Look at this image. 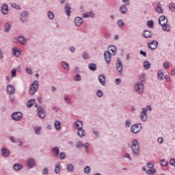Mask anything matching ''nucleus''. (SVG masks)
<instances>
[{
    "instance_id": "nucleus-1",
    "label": "nucleus",
    "mask_w": 175,
    "mask_h": 175,
    "mask_svg": "<svg viewBox=\"0 0 175 175\" xmlns=\"http://www.w3.org/2000/svg\"><path fill=\"white\" fill-rule=\"evenodd\" d=\"M159 23L164 31H170V26L167 25V18L165 16H162L159 18Z\"/></svg>"
},
{
    "instance_id": "nucleus-2",
    "label": "nucleus",
    "mask_w": 175,
    "mask_h": 175,
    "mask_svg": "<svg viewBox=\"0 0 175 175\" xmlns=\"http://www.w3.org/2000/svg\"><path fill=\"white\" fill-rule=\"evenodd\" d=\"M39 88V82L34 81L33 83L30 85L29 93L30 95H33Z\"/></svg>"
},
{
    "instance_id": "nucleus-3",
    "label": "nucleus",
    "mask_w": 175,
    "mask_h": 175,
    "mask_svg": "<svg viewBox=\"0 0 175 175\" xmlns=\"http://www.w3.org/2000/svg\"><path fill=\"white\" fill-rule=\"evenodd\" d=\"M147 110H149V111H151L152 108L151 106H147L146 108H143L142 111L140 114L141 120L142 121H146L147 120Z\"/></svg>"
},
{
    "instance_id": "nucleus-4",
    "label": "nucleus",
    "mask_w": 175,
    "mask_h": 175,
    "mask_svg": "<svg viewBox=\"0 0 175 175\" xmlns=\"http://www.w3.org/2000/svg\"><path fill=\"white\" fill-rule=\"evenodd\" d=\"M132 150L134 155H138L139 154V142L135 139L132 142Z\"/></svg>"
},
{
    "instance_id": "nucleus-5",
    "label": "nucleus",
    "mask_w": 175,
    "mask_h": 175,
    "mask_svg": "<svg viewBox=\"0 0 175 175\" xmlns=\"http://www.w3.org/2000/svg\"><path fill=\"white\" fill-rule=\"evenodd\" d=\"M134 90L138 94H142L144 91V86L142 83H137L134 86Z\"/></svg>"
},
{
    "instance_id": "nucleus-6",
    "label": "nucleus",
    "mask_w": 175,
    "mask_h": 175,
    "mask_svg": "<svg viewBox=\"0 0 175 175\" xmlns=\"http://www.w3.org/2000/svg\"><path fill=\"white\" fill-rule=\"evenodd\" d=\"M139 131H142L141 124H133L131 128V131L132 132V133H139Z\"/></svg>"
},
{
    "instance_id": "nucleus-7",
    "label": "nucleus",
    "mask_w": 175,
    "mask_h": 175,
    "mask_svg": "<svg viewBox=\"0 0 175 175\" xmlns=\"http://www.w3.org/2000/svg\"><path fill=\"white\" fill-rule=\"evenodd\" d=\"M12 118L14 121H20L23 118V113L20 111L15 112L12 113Z\"/></svg>"
},
{
    "instance_id": "nucleus-8",
    "label": "nucleus",
    "mask_w": 175,
    "mask_h": 175,
    "mask_svg": "<svg viewBox=\"0 0 175 175\" xmlns=\"http://www.w3.org/2000/svg\"><path fill=\"white\" fill-rule=\"evenodd\" d=\"M37 112L40 118H44L46 117V113L43 111V108L41 106L37 108Z\"/></svg>"
},
{
    "instance_id": "nucleus-9",
    "label": "nucleus",
    "mask_w": 175,
    "mask_h": 175,
    "mask_svg": "<svg viewBox=\"0 0 175 175\" xmlns=\"http://www.w3.org/2000/svg\"><path fill=\"white\" fill-rule=\"evenodd\" d=\"M111 54L110 53V51H106L104 53V57H105V62H107V64H110L111 61Z\"/></svg>"
},
{
    "instance_id": "nucleus-10",
    "label": "nucleus",
    "mask_w": 175,
    "mask_h": 175,
    "mask_svg": "<svg viewBox=\"0 0 175 175\" xmlns=\"http://www.w3.org/2000/svg\"><path fill=\"white\" fill-rule=\"evenodd\" d=\"M148 170H146L147 174H154V164L152 163H148L147 164Z\"/></svg>"
},
{
    "instance_id": "nucleus-11",
    "label": "nucleus",
    "mask_w": 175,
    "mask_h": 175,
    "mask_svg": "<svg viewBox=\"0 0 175 175\" xmlns=\"http://www.w3.org/2000/svg\"><path fill=\"white\" fill-rule=\"evenodd\" d=\"M98 81L101 85H105L106 84V77L103 75L98 76Z\"/></svg>"
},
{
    "instance_id": "nucleus-12",
    "label": "nucleus",
    "mask_w": 175,
    "mask_h": 175,
    "mask_svg": "<svg viewBox=\"0 0 175 175\" xmlns=\"http://www.w3.org/2000/svg\"><path fill=\"white\" fill-rule=\"evenodd\" d=\"M8 94H14L16 92V89L12 85H8L6 88Z\"/></svg>"
},
{
    "instance_id": "nucleus-13",
    "label": "nucleus",
    "mask_w": 175,
    "mask_h": 175,
    "mask_svg": "<svg viewBox=\"0 0 175 175\" xmlns=\"http://www.w3.org/2000/svg\"><path fill=\"white\" fill-rule=\"evenodd\" d=\"M122 62H121V60L118 59L116 64V69L120 73H121V72L122 71Z\"/></svg>"
},
{
    "instance_id": "nucleus-14",
    "label": "nucleus",
    "mask_w": 175,
    "mask_h": 175,
    "mask_svg": "<svg viewBox=\"0 0 175 175\" xmlns=\"http://www.w3.org/2000/svg\"><path fill=\"white\" fill-rule=\"evenodd\" d=\"M75 24L77 27H80L83 24V19L81 17L75 18Z\"/></svg>"
},
{
    "instance_id": "nucleus-15",
    "label": "nucleus",
    "mask_w": 175,
    "mask_h": 175,
    "mask_svg": "<svg viewBox=\"0 0 175 175\" xmlns=\"http://www.w3.org/2000/svg\"><path fill=\"white\" fill-rule=\"evenodd\" d=\"M117 51V49H116V46L114 45H111L109 46V53L112 55H116V51Z\"/></svg>"
},
{
    "instance_id": "nucleus-16",
    "label": "nucleus",
    "mask_w": 175,
    "mask_h": 175,
    "mask_svg": "<svg viewBox=\"0 0 175 175\" xmlns=\"http://www.w3.org/2000/svg\"><path fill=\"white\" fill-rule=\"evenodd\" d=\"M1 12L3 14H8L9 13V8L8 5H3L1 7Z\"/></svg>"
},
{
    "instance_id": "nucleus-17",
    "label": "nucleus",
    "mask_w": 175,
    "mask_h": 175,
    "mask_svg": "<svg viewBox=\"0 0 175 175\" xmlns=\"http://www.w3.org/2000/svg\"><path fill=\"white\" fill-rule=\"evenodd\" d=\"M36 163L35 162V159H29L27 160V165L29 167H33Z\"/></svg>"
},
{
    "instance_id": "nucleus-18",
    "label": "nucleus",
    "mask_w": 175,
    "mask_h": 175,
    "mask_svg": "<svg viewBox=\"0 0 175 175\" xmlns=\"http://www.w3.org/2000/svg\"><path fill=\"white\" fill-rule=\"evenodd\" d=\"M64 12L68 17L70 16V6L68 4H66Z\"/></svg>"
},
{
    "instance_id": "nucleus-19",
    "label": "nucleus",
    "mask_w": 175,
    "mask_h": 175,
    "mask_svg": "<svg viewBox=\"0 0 175 175\" xmlns=\"http://www.w3.org/2000/svg\"><path fill=\"white\" fill-rule=\"evenodd\" d=\"M52 152H53L55 157L57 158L58 155H59V148L58 147H55L52 149Z\"/></svg>"
},
{
    "instance_id": "nucleus-20",
    "label": "nucleus",
    "mask_w": 175,
    "mask_h": 175,
    "mask_svg": "<svg viewBox=\"0 0 175 175\" xmlns=\"http://www.w3.org/2000/svg\"><path fill=\"white\" fill-rule=\"evenodd\" d=\"M163 71H162V70H159L157 72V77L159 79V80H163Z\"/></svg>"
},
{
    "instance_id": "nucleus-21",
    "label": "nucleus",
    "mask_w": 175,
    "mask_h": 175,
    "mask_svg": "<svg viewBox=\"0 0 175 175\" xmlns=\"http://www.w3.org/2000/svg\"><path fill=\"white\" fill-rule=\"evenodd\" d=\"M1 154L3 157H9V150H8L6 148H3L1 149Z\"/></svg>"
},
{
    "instance_id": "nucleus-22",
    "label": "nucleus",
    "mask_w": 175,
    "mask_h": 175,
    "mask_svg": "<svg viewBox=\"0 0 175 175\" xmlns=\"http://www.w3.org/2000/svg\"><path fill=\"white\" fill-rule=\"evenodd\" d=\"M36 101L35 100V99H31L30 100H29L27 103V107H32V106H33V105H35V103Z\"/></svg>"
},
{
    "instance_id": "nucleus-23",
    "label": "nucleus",
    "mask_w": 175,
    "mask_h": 175,
    "mask_svg": "<svg viewBox=\"0 0 175 175\" xmlns=\"http://www.w3.org/2000/svg\"><path fill=\"white\" fill-rule=\"evenodd\" d=\"M21 53V49H13V54L14 55H16V57H20Z\"/></svg>"
},
{
    "instance_id": "nucleus-24",
    "label": "nucleus",
    "mask_w": 175,
    "mask_h": 175,
    "mask_svg": "<svg viewBox=\"0 0 175 175\" xmlns=\"http://www.w3.org/2000/svg\"><path fill=\"white\" fill-rule=\"evenodd\" d=\"M21 20L24 23V21H27V12H23L21 15Z\"/></svg>"
},
{
    "instance_id": "nucleus-25",
    "label": "nucleus",
    "mask_w": 175,
    "mask_h": 175,
    "mask_svg": "<svg viewBox=\"0 0 175 175\" xmlns=\"http://www.w3.org/2000/svg\"><path fill=\"white\" fill-rule=\"evenodd\" d=\"M75 126L77 129H81V128H83V122L80 121L75 122Z\"/></svg>"
},
{
    "instance_id": "nucleus-26",
    "label": "nucleus",
    "mask_w": 175,
    "mask_h": 175,
    "mask_svg": "<svg viewBox=\"0 0 175 175\" xmlns=\"http://www.w3.org/2000/svg\"><path fill=\"white\" fill-rule=\"evenodd\" d=\"M77 133L80 136V137H83V136H85V133L84 132V130H83V128L79 129Z\"/></svg>"
},
{
    "instance_id": "nucleus-27",
    "label": "nucleus",
    "mask_w": 175,
    "mask_h": 175,
    "mask_svg": "<svg viewBox=\"0 0 175 175\" xmlns=\"http://www.w3.org/2000/svg\"><path fill=\"white\" fill-rule=\"evenodd\" d=\"M120 10L121 13H122L123 14H125V13H126V12H128V8L125 5H122L120 8Z\"/></svg>"
},
{
    "instance_id": "nucleus-28",
    "label": "nucleus",
    "mask_w": 175,
    "mask_h": 175,
    "mask_svg": "<svg viewBox=\"0 0 175 175\" xmlns=\"http://www.w3.org/2000/svg\"><path fill=\"white\" fill-rule=\"evenodd\" d=\"M83 18H87V17H94V14L92 12H86L83 14Z\"/></svg>"
},
{
    "instance_id": "nucleus-29",
    "label": "nucleus",
    "mask_w": 175,
    "mask_h": 175,
    "mask_svg": "<svg viewBox=\"0 0 175 175\" xmlns=\"http://www.w3.org/2000/svg\"><path fill=\"white\" fill-rule=\"evenodd\" d=\"M144 69H150V68H151V64L150 62H148V61H145L144 62Z\"/></svg>"
},
{
    "instance_id": "nucleus-30",
    "label": "nucleus",
    "mask_w": 175,
    "mask_h": 175,
    "mask_svg": "<svg viewBox=\"0 0 175 175\" xmlns=\"http://www.w3.org/2000/svg\"><path fill=\"white\" fill-rule=\"evenodd\" d=\"M18 40L19 43H21V44H25V43H27V40L24 37H21V36L18 37Z\"/></svg>"
},
{
    "instance_id": "nucleus-31",
    "label": "nucleus",
    "mask_w": 175,
    "mask_h": 175,
    "mask_svg": "<svg viewBox=\"0 0 175 175\" xmlns=\"http://www.w3.org/2000/svg\"><path fill=\"white\" fill-rule=\"evenodd\" d=\"M54 125L55 129L59 131V129L61 128V122L56 120L54 123Z\"/></svg>"
},
{
    "instance_id": "nucleus-32",
    "label": "nucleus",
    "mask_w": 175,
    "mask_h": 175,
    "mask_svg": "<svg viewBox=\"0 0 175 175\" xmlns=\"http://www.w3.org/2000/svg\"><path fill=\"white\" fill-rule=\"evenodd\" d=\"M151 36V31L148 30H145L144 31V38H150Z\"/></svg>"
},
{
    "instance_id": "nucleus-33",
    "label": "nucleus",
    "mask_w": 175,
    "mask_h": 175,
    "mask_svg": "<svg viewBox=\"0 0 175 175\" xmlns=\"http://www.w3.org/2000/svg\"><path fill=\"white\" fill-rule=\"evenodd\" d=\"M14 169L15 170H21V169H23V165H21L19 163H16L14 165Z\"/></svg>"
},
{
    "instance_id": "nucleus-34",
    "label": "nucleus",
    "mask_w": 175,
    "mask_h": 175,
    "mask_svg": "<svg viewBox=\"0 0 175 175\" xmlns=\"http://www.w3.org/2000/svg\"><path fill=\"white\" fill-rule=\"evenodd\" d=\"M62 66L64 69H66L67 70H69V69H70V68L69 67V64L63 62L62 63Z\"/></svg>"
},
{
    "instance_id": "nucleus-35",
    "label": "nucleus",
    "mask_w": 175,
    "mask_h": 175,
    "mask_svg": "<svg viewBox=\"0 0 175 175\" xmlns=\"http://www.w3.org/2000/svg\"><path fill=\"white\" fill-rule=\"evenodd\" d=\"M89 69L93 71L96 70V64H89Z\"/></svg>"
},
{
    "instance_id": "nucleus-36",
    "label": "nucleus",
    "mask_w": 175,
    "mask_h": 175,
    "mask_svg": "<svg viewBox=\"0 0 175 175\" xmlns=\"http://www.w3.org/2000/svg\"><path fill=\"white\" fill-rule=\"evenodd\" d=\"M156 12L157 13H163V10H162V8H161V3H158V6L156 9Z\"/></svg>"
},
{
    "instance_id": "nucleus-37",
    "label": "nucleus",
    "mask_w": 175,
    "mask_h": 175,
    "mask_svg": "<svg viewBox=\"0 0 175 175\" xmlns=\"http://www.w3.org/2000/svg\"><path fill=\"white\" fill-rule=\"evenodd\" d=\"M47 16L50 20H53V18H54V13L51 11L48 12Z\"/></svg>"
},
{
    "instance_id": "nucleus-38",
    "label": "nucleus",
    "mask_w": 175,
    "mask_h": 175,
    "mask_svg": "<svg viewBox=\"0 0 175 175\" xmlns=\"http://www.w3.org/2000/svg\"><path fill=\"white\" fill-rule=\"evenodd\" d=\"M160 165L161 166H167V161H166L165 159H161L160 161Z\"/></svg>"
},
{
    "instance_id": "nucleus-39",
    "label": "nucleus",
    "mask_w": 175,
    "mask_h": 175,
    "mask_svg": "<svg viewBox=\"0 0 175 175\" xmlns=\"http://www.w3.org/2000/svg\"><path fill=\"white\" fill-rule=\"evenodd\" d=\"M74 166H73V165H72V164H68V165H67V170H68V172H73V169H74Z\"/></svg>"
},
{
    "instance_id": "nucleus-40",
    "label": "nucleus",
    "mask_w": 175,
    "mask_h": 175,
    "mask_svg": "<svg viewBox=\"0 0 175 175\" xmlns=\"http://www.w3.org/2000/svg\"><path fill=\"white\" fill-rule=\"evenodd\" d=\"M9 29H10V23H7L5 25V31L9 32Z\"/></svg>"
},
{
    "instance_id": "nucleus-41",
    "label": "nucleus",
    "mask_w": 175,
    "mask_h": 175,
    "mask_svg": "<svg viewBox=\"0 0 175 175\" xmlns=\"http://www.w3.org/2000/svg\"><path fill=\"white\" fill-rule=\"evenodd\" d=\"M34 129H35L36 135H39V133H40V129H42V128H40L39 126H36L34 128Z\"/></svg>"
},
{
    "instance_id": "nucleus-42",
    "label": "nucleus",
    "mask_w": 175,
    "mask_h": 175,
    "mask_svg": "<svg viewBox=\"0 0 175 175\" xmlns=\"http://www.w3.org/2000/svg\"><path fill=\"white\" fill-rule=\"evenodd\" d=\"M170 8V10H171V12H175V3H171L169 6Z\"/></svg>"
},
{
    "instance_id": "nucleus-43",
    "label": "nucleus",
    "mask_w": 175,
    "mask_h": 175,
    "mask_svg": "<svg viewBox=\"0 0 175 175\" xmlns=\"http://www.w3.org/2000/svg\"><path fill=\"white\" fill-rule=\"evenodd\" d=\"M76 147L77 148H81V147H83V146H84V144H83V143H81V142H77L76 143Z\"/></svg>"
},
{
    "instance_id": "nucleus-44",
    "label": "nucleus",
    "mask_w": 175,
    "mask_h": 175,
    "mask_svg": "<svg viewBox=\"0 0 175 175\" xmlns=\"http://www.w3.org/2000/svg\"><path fill=\"white\" fill-rule=\"evenodd\" d=\"M96 95L97 96H98V98H100L102 96H103V92H102V90H98L96 92Z\"/></svg>"
},
{
    "instance_id": "nucleus-45",
    "label": "nucleus",
    "mask_w": 175,
    "mask_h": 175,
    "mask_svg": "<svg viewBox=\"0 0 175 175\" xmlns=\"http://www.w3.org/2000/svg\"><path fill=\"white\" fill-rule=\"evenodd\" d=\"M12 8H14V9H21L20 5L16 4L15 3H11Z\"/></svg>"
},
{
    "instance_id": "nucleus-46",
    "label": "nucleus",
    "mask_w": 175,
    "mask_h": 175,
    "mask_svg": "<svg viewBox=\"0 0 175 175\" xmlns=\"http://www.w3.org/2000/svg\"><path fill=\"white\" fill-rule=\"evenodd\" d=\"M59 172H61V168H59V165H56L55 167V173L58 174V173H59Z\"/></svg>"
},
{
    "instance_id": "nucleus-47",
    "label": "nucleus",
    "mask_w": 175,
    "mask_h": 175,
    "mask_svg": "<svg viewBox=\"0 0 175 175\" xmlns=\"http://www.w3.org/2000/svg\"><path fill=\"white\" fill-rule=\"evenodd\" d=\"M66 157V154L64 152L60 153L59 155V159H65Z\"/></svg>"
},
{
    "instance_id": "nucleus-48",
    "label": "nucleus",
    "mask_w": 175,
    "mask_h": 175,
    "mask_svg": "<svg viewBox=\"0 0 175 175\" xmlns=\"http://www.w3.org/2000/svg\"><path fill=\"white\" fill-rule=\"evenodd\" d=\"M148 27H150V28H152V27L154 25V22L152 21H148L147 22Z\"/></svg>"
},
{
    "instance_id": "nucleus-49",
    "label": "nucleus",
    "mask_w": 175,
    "mask_h": 175,
    "mask_svg": "<svg viewBox=\"0 0 175 175\" xmlns=\"http://www.w3.org/2000/svg\"><path fill=\"white\" fill-rule=\"evenodd\" d=\"M16 69H12L11 71L12 77H16Z\"/></svg>"
},
{
    "instance_id": "nucleus-50",
    "label": "nucleus",
    "mask_w": 175,
    "mask_h": 175,
    "mask_svg": "<svg viewBox=\"0 0 175 175\" xmlns=\"http://www.w3.org/2000/svg\"><path fill=\"white\" fill-rule=\"evenodd\" d=\"M84 172L87 174L90 173V172H91V169L90 168L89 166H86L85 168H84Z\"/></svg>"
},
{
    "instance_id": "nucleus-51",
    "label": "nucleus",
    "mask_w": 175,
    "mask_h": 175,
    "mask_svg": "<svg viewBox=\"0 0 175 175\" xmlns=\"http://www.w3.org/2000/svg\"><path fill=\"white\" fill-rule=\"evenodd\" d=\"M165 81H167L168 83H170V81H172L170 77L167 75H165Z\"/></svg>"
},
{
    "instance_id": "nucleus-52",
    "label": "nucleus",
    "mask_w": 175,
    "mask_h": 175,
    "mask_svg": "<svg viewBox=\"0 0 175 175\" xmlns=\"http://www.w3.org/2000/svg\"><path fill=\"white\" fill-rule=\"evenodd\" d=\"M118 25L119 27H122V25H124V21L123 20L118 21Z\"/></svg>"
},
{
    "instance_id": "nucleus-53",
    "label": "nucleus",
    "mask_w": 175,
    "mask_h": 175,
    "mask_svg": "<svg viewBox=\"0 0 175 175\" xmlns=\"http://www.w3.org/2000/svg\"><path fill=\"white\" fill-rule=\"evenodd\" d=\"M170 165L172 166H175V159H171L170 160Z\"/></svg>"
},
{
    "instance_id": "nucleus-54",
    "label": "nucleus",
    "mask_w": 175,
    "mask_h": 175,
    "mask_svg": "<svg viewBox=\"0 0 175 175\" xmlns=\"http://www.w3.org/2000/svg\"><path fill=\"white\" fill-rule=\"evenodd\" d=\"M75 81H80V80H81V77H80V75H77L75 77Z\"/></svg>"
},
{
    "instance_id": "nucleus-55",
    "label": "nucleus",
    "mask_w": 175,
    "mask_h": 175,
    "mask_svg": "<svg viewBox=\"0 0 175 175\" xmlns=\"http://www.w3.org/2000/svg\"><path fill=\"white\" fill-rule=\"evenodd\" d=\"M151 44H154V40H152L151 42H149L148 44V47L151 50H154L152 47H151Z\"/></svg>"
},
{
    "instance_id": "nucleus-56",
    "label": "nucleus",
    "mask_w": 175,
    "mask_h": 175,
    "mask_svg": "<svg viewBox=\"0 0 175 175\" xmlns=\"http://www.w3.org/2000/svg\"><path fill=\"white\" fill-rule=\"evenodd\" d=\"M163 68H164L165 69H167V68H169V63H167V62H164V63H163Z\"/></svg>"
},
{
    "instance_id": "nucleus-57",
    "label": "nucleus",
    "mask_w": 175,
    "mask_h": 175,
    "mask_svg": "<svg viewBox=\"0 0 175 175\" xmlns=\"http://www.w3.org/2000/svg\"><path fill=\"white\" fill-rule=\"evenodd\" d=\"M139 53L141 55H143L144 57H147V53L143 51H140Z\"/></svg>"
},
{
    "instance_id": "nucleus-58",
    "label": "nucleus",
    "mask_w": 175,
    "mask_h": 175,
    "mask_svg": "<svg viewBox=\"0 0 175 175\" xmlns=\"http://www.w3.org/2000/svg\"><path fill=\"white\" fill-rule=\"evenodd\" d=\"M158 143H163V137H159L157 139Z\"/></svg>"
},
{
    "instance_id": "nucleus-59",
    "label": "nucleus",
    "mask_w": 175,
    "mask_h": 175,
    "mask_svg": "<svg viewBox=\"0 0 175 175\" xmlns=\"http://www.w3.org/2000/svg\"><path fill=\"white\" fill-rule=\"evenodd\" d=\"M116 84L118 85L121 83V79H116L115 81Z\"/></svg>"
},
{
    "instance_id": "nucleus-60",
    "label": "nucleus",
    "mask_w": 175,
    "mask_h": 175,
    "mask_svg": "<svg viewBox=\"0 0 175 175\" xmlns=\"http://www.w3.org/2000/svg\"><path fill=\"white\" fill-rule=\"evenodd\" d=\"M26 71L27 73H28L29 75H31L32 73V70H31V68H27Z\"/></svg>"
},
{
    "instance_id": "nucleus-61",
    "label": "nucleus",
    "mask_w": 175,
    "mask_h": 175,
    "mask_svg": "<svg viewBox=\"0 0 175 175\" xmlns=\"http://www.w3.org/2000/svg\"><path fill=\"white\" fill-rule=\"evenodd\" d=\"M83 57L85 59H87L88 58V54L84 53L83 54Z\"/></svg>"
},
{
    "instance_id": "nucleus-62",
    "label": "nucleus",
    "mask_w": 175,
    "mask_h": 175,
    "mask_svg": "<svg viewBox=\"0 0 175 175\" xmlns=\"http://www.w3.org/2000/svg\"><path fill=\"white\" fill-rule=\"evenodd\" d=\"M122 2L124 5H129V0H122Z\"/></svg>"
},
{
    "instance_id": "nucleus-63",
    "label": "nucleus",
    "mask_w": 175,
    "mask_h": 175,
    "mask_svg": "<svg viewBox=\"0 0 175 175\" xmlns=\"http://www.w3.org/2000/svg\"><path fill=\"white\" fill-rule=\"evenodd\" d=\"M124 158H128L129 159H130V161L131 160V156H130L129 154H128V153H126V154H124Z\"/></svg>"
},
{
    "instance_id": "nucleus-64",
    "label": "nucleus",
    "mask_w": 175,
    "mask_h": 175,
    "mask_svg": "<svg viewBox=\"0 0 175 175\" xmlns=\"http://www.w3.org/2000/svg\"><path fill=\"white\" fill-rule=\"evenodd\" d=\"M43 174H49V170L47 168L44 170Z\"/></svg>"
}]
</instances>
